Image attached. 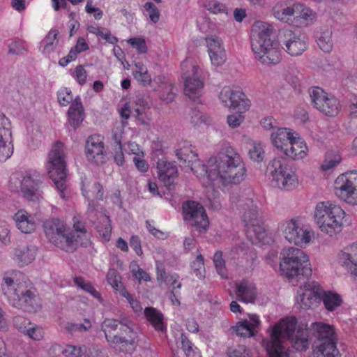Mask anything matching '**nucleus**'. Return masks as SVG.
Listing matches in <instances>:
<instances>
[{"label":"nucleus","instance_id":"nucleus-1","mask_svg":"<svg viewBox=\"0 0 357 357\" xmlns=\"http://www.w3.org/2000/svg\"><path fill=\"white\" fill-rule=\"evenodd\" d=\"M197 176H205L211 181L223 184H238L246 176L245 164L240 154L231 146H225L206 165L197 160L191 167Z\"/></svg>","mask_w":357,"mask_h":357},{"label":"nucleus","instance_id":"nucleus-2","mask_svg":"<svg viewBox=\"0 0 357 357\" xmlns=\"http://www.w3.org/2000/svg\"><path fill=\"white\" fill-rule=\"evenodd\" d=\"M296 319L287 317L276 324L271 332V340L266 344L269 357H289L282 344L281 339L288 337L292 347L297 351H305L309 347L310 331L307 325L298 326L296 331Z\"/></svg>","mask_w":357,"mask_h":357},{"label":"nucleus","instance_id":"nucleus-3","mask_svg":"<svg viewBox=\"0 0 357 357\" xmlns=\"http://www.w3.org/2000/svg\"><path fill=\"white\" fill-rule=\"evenodd\" d=\"M24 274L17 270L6 272L1 290L8 303L25 312H36L39 307L36 294L27 288Z\"/></svg>","mask_w":357,"mask_h":357},{"label":"nucleus","instance_id":"nucleus-4","mask_svg":"<svg viewBox=\"0 0 357 357\" xmlns=\"http://www.w3.org/2000/svg\"><path fill=\"white\" fill-rule=\"evenodd\" d=\"M344 211L330 202H319L315 208L314 219L321 231L333 236L342 231Z\"/></svg>","mask_w":357,"mask_h":357},{"label":"nucleus","instance_id":"nucleus-5","mask_svg":"<svg viewBox=\"0 0 357 357\" xmlns=\"http://www.w3.org/2000/svg\"><path fill=\"white\" fill-rule=\"evenodd\" d=\"M46 169L50 178L56 186L61 198L65 199L66 189V162L64 144L56 142L48 153Z\"/></svg>","mask_w":357,"mask_h":357},{"label":"nucleus","instance_id":"nucleus-6","mask_svg":"<svg viewBox=\"0 0 357 357\" xmlns=\"http://www.w3.org/2000/svg\"><path fill=\"white\" fill-rule=\"evenodd\" d=\"M280 255V268L287 277L311 275L309 258L302 250L293 247L286 248L282 249Z\"/></svg>","mask_w":357,"mask_h":357},{"label":"nucleus","instance_id":"nucleus-7","mask_svg":"<svg viewBox=\"0 0 357 357\" xmlns=\"http://www.w3.org/2000/svg\"><path fill=\"white\" fill-rule=\"evenodd\" d=\"M43 229L48 241L55 246L66 252H73L75 250V234L69 232L65 223L60 219L45 220Z\"/></svg>","mask_w":357,"mask_h":357},{"label":"nucleus","instance_id":"nucleus-8","mask_svg":"<svg viewBox=\"0 0 357 357\" xmlns=\"http://www.w3.org/2000/svg\"><path fill=\"white\" fill-rule=\"evenodd\" d=\"M267 176L272 179L275 187L290 190L295 188L298 183V178L285 161L280 158L271 160L266 168Z\"/></svg>","mask_w":357,"mask_h":357},{"label":"nucleus","instance_id":"nucleus-9","mask_svg":"<svg viewBox=\"0 0 357 357\" xmlns=\"http://www.w3.org/2000/svg\"><path fill=\"white\" fill-rule=\"evenodd\" d=\"M121 323L119 331L113 337H109L107 342L116 351L131 354L137 347V335L134 331V324L130 319H123Z\"/></svg>","mask_w":357,"mask_h":357},{"label":"nucleus","instance_id":"nucleus-10","mask_svg":"<svg viewBox=\"0 0 357 357\" xmlns=\"http://www.w3.org/2000/svg\"><path fill=\"white\" fill-rule=\"evenodd\" d=\"M334 192L347 203L357 204V170L340 175L335 181Z\"/></svg>","mask_w":357,"mask_h":357},{"label":"nucleus","instance_id":"nucleus-11","mask_svg":"<svg viewBox=\"0 0 357 357\" xmlns=\"http://www.w3.org/2000/svg\"><path fill=\"white\" fill-rule=\"evenodd\" d=\"M181 66L183 70L188 66L190 67V70L188 72L184 81V94L190 99L195 100L203 93L204 83L202 70L198 66L190 63L189 61H185Z\"/></svg>","mask_w":357,"mask_h":357},{"label":"nucleus","instance_id":"nucleus-12","mask_svg":"<svg viewBox=\"0 0 357 357\" xmlns=\"http://www.w3.org/2000/svg\"><path fill=\"white\" fill-rule=\"evenodd\" d=\"M309 95L314 107L321 113L329 116H334L338 114L339 101L334 96H329L321 88L315 86L310 89Z\"/></svg>","mask_w":357,"mask_h":357},{"label":"nucleus","instance_id":"nucleus-13","mask_svg":"<svg viewBox=\"0 0 357 357\" xmlns=\"http://www.w3.org/2000/svg\"><path fill=\"white\" fill-rule=\"evenodd\" d=\"M280 230L289 243L296 245L302 247L309 244L312 241L310 231L301 226L298 218H292L282 222Z\"/></svg>","mask_w":357,"mask_h":357},{"label":"nucleus","instance_id":"nucleus-14","mask_svg":"<svg viewBox=\"0 0 357 357\" xmlns=\"http://www.w3.org/2000/svg\"><path fill=\"white\" fill-rule=\"evenodd\" d=\"M184 218L199 232L206 231L209 221L204 208L198 202L188 201L183 205Z\"/></svg>","mask_w":357,"mask_h":357},{"label":"nucleus","instance_id":"nucleus-15","mask_svg":"<svg viewBox=\"0 0 357 357\" xmlns=\"http://www.w3.org/2000/svg\"><path fill=\"white\" fill-rule=\"evenodd\" d=\"M251 47L256 59L262 64H275L280 61V52L272 40H251Z\"/></svg>","mask_w":357,"mask_h":357},{"label":"nucleus","instance_id":"nucleus-16","mask_svg":"<svg viewBox=\"0 0 357 357\" xmlns=\"http://www.w3.org/2000/svg\"><path fill=\"white\" fill-rule=\"evenodd\" d=\"M278 40L282 48L293 56L302 54L307 48L306 40L289 29L282 31Z\"/></svg>","mask_w":357,"mask_h":357},{"label":"nucleus","instance_id":"nucleus-17","mask_svg":"<svg viewBox=\"0 0 357 357\" xmlns=\"http://www.w3.org/2000/svg\"><path fill=\"white\" fill-rule=\"evenodd\" d=\"M85 155L87 160L97 165L107 160L103 137L98 135L89 136L85 144Z\"/></svg>","mask_w":357,"mask_h":357},{"label":"nucleus","instance_id":"nucleus-18","mask_svg":"<svg viewBox=\"0 0 357 357\" xmlns=\"http://www.w3.org/2000/svg\"><path fill=\"white\" fill-rule=\"evenodd\" d=\"M220 99L225 107L237 109L240 113L245 112L250 107L249 100L238 89H234L229 86L224 87L220 91Z\"/></svg>","mask_w":357,"mask_h":357},{"label":"nucleus","instance_id":"nucleus-19","mask_svg":"<svg viewBox=\"0 0 357 357\" xmlns=\"http://www.w3.org/2000/svg\"><path fill=\"white\" fill-rule=\"evenodd\" d=\"M13 153L11 124L6 116L0 112V161L4 162Z\"/></svg>","mask_w":357,"mask_h":357},{"label":"nucleus","instance_id":"nucleus-20","mask_svg":"<svg viewBox=\"0 0 357 357\" xmlns=\"http://www.w3.org/2000/svg\"><path fill=\"white\" fill-rule=\"evenodd\" d=\"M297 294L296 302L299 307L307 310L321 299L322 289L314 282H307L299 288Z\"/></svg>","mask_w":357,"mask_h":357},{"label":"nucleus","instance_id":"nucleus-21","mask_svg":"<svg viewBox=\"0 0 357 357\" xmlns=\"http://www.w3.org/2000/svg\"><path fill=\"white\" fill-rule=\"evenodd\" d=\"M206 43L212 65L216 67L223 65L227 60V54L222 39L215 36H208Z\"/></svg>","mask_w":357,"mask_h":357},{"label":"nucleus","instance_id":"nucleus-22","mask_svg":"<svg viewBox=\"0 0 357 357\" xmlns=\"http://www.w3.org/2000/svg\"><path fill=\"white\" fill-rule=\"evenodd\" d=\"M248 319H245L231 327L230 330L241 337H254L257 333V329L261 324L259 317L255 314H248Z\"/></svg>","mask_w":357,"mask_h":357},{"label":"nucleus","instance_id":"nucleus-23","mask_svg":"<svg viewBox=\"0 0 357 357\" xmlns=\"http://www.w3.org/2000/svg\"><path fill=\"white\" fill-rule=\"evenodd\" d=\"M41 176L36 174L26 173L21 181V191L24 197L30 201H35L40 196L39 187Z\"/></svg>","mask_w":357,"mask_h":357},{"label":"nucleus","instance_id":"nucleus-24","mask_svg":"<svg viewBox=\"0 0 357 357\" xmlns=\"http://www.w3.org/2000/svg\"><path fill=\"white\" fill-rule=\"evenodd\" d=\"M157 169L159 179L169 190L172 189L177 178L178 170L176 166L162 159L158 161Z\"/></svg>","mask_w":357,"mask_h":357},{"label":"nucleus","instance_id":"nucleus-25","mask_svg":"<svg viewBox=\"0 0 357 357\" xmlns=\"http://www.w3.org/2000/svg\"><path fill=\"white\" fill-rule=\"evenodd\" d=\"M339 262L352 275H357V243H354L340 252Z\"/></svg>","mask_w":357,"mask_h":357},{"label":"nucleus","instance_id":"nucleus-26","mask_svg":"<svg viewBox=\"0 0 357 357\" xmlns=\"http://www.w3.org/2000/svg\"><path fill=\"white\" fill-rule=\"evenodd\" d=\"M296 135H298V133L289 128H280L272 132L271 138L273 146L284 153Z\"/></svg>","mask_w":357,"mask_h":357},{"label":"nucleus","instance_id":"nucleus-27","mask_svg":"<svg viewBox=\"0 0 357 357\" xmlns=\"http://www.w3.org/2000/svg\"><path fill=\"white\" fill-rule=\"evenodd\" d=\"M37 248L33 245L17 246L13 251V259L20 266L31 264L36 258Z\"/></svg>","mask_w":357,"mask_h":357},{"label":"nucleus","instance_id":"nucleus-28","mask_svg":"<svg viewBox=\"0 0 357 357\" xmlns=\"http://www.w3.org/2000/svg\"><path fill=\"white\" fill-rule=\"evenodd\" d=\"M308 151L304 140L298 135H296L289 145V147L283 153L286 156L293 160H300L307 155Z\"/></svg>","mask_w":357,"mask_h":357},{"label":"nucleus","instance_id":"nucleus-29","mask_svg":"<svg viewBox=\"0 0 357 357\" xmlns=\"http://www.w3.org/2000/svg\"><path fill=\"white\" fill-rule=\"evenodd\" d=\"M236 294L238 301L244 303H254L257 297L255 286L247 281L236 284Z\"/></svg>","mask_w":357,"mask_h":357},{"label":"nucleus","instance_id":"nucleus-30","mask_svg":"<svg viewBox=\"0 0 357 357\" xmlns=\"http://www.w3.org/2000/svg\"><path fill=\"white\" fill-rule=\"evenodd\" d=\"M13 219L16 226L22 233L30 234L36 229L34 218L24 210L18 211Z\"/></svg>","mask_w":357,"mask_h":357},{"label":"nucleus","instance_id":"nucleus-31","mask_svg":"<svg viewBox=\"0 0 357 357\" xmlns=\"http://www.w3.org/2000/svg\"><path fill=\"white\" fill-rule=\"evenodd\" d=\"M312 328L316 333L317 341L319 342H336L337 337L332 326L324 323H313Z\"/></svg>","mask_w":357,"mask_h":357},{"label":"nucleus","instance_id":"nucleus-32","mask_svg":"<svg viewBox=\"0 0 357 357\" xmlns=\"http://www.w3.org/2000/svg\"><path fill=\"white\" fill-rule=\"evenodd\" d=\"M68 114L70 125L76 129L82 123L84 118V108L79 97H77L72 102Z\"/></svg>","mask_w":357,"mask_h":357},{"label":"nucleus","instance_id":"nucleus-33","mask_svg":"<svg viewBox=\"0 0 357 357\" xmlns=\"http://www.w3.org/2000/svg\"><path fill=\"white\" fill-rule=\"evenodd\" d=\"M273 26L267 22L257 21L252 25L251 29V40H271V36L273 33Z\"/></svg>","mask_w":357,"mask_h":357},{"label":"nucleus","instance_id":"nucleus-34","mask_svg":"<svg viewBox=\"0 0 357 357\" xmlns=\"http://www.w3.org/2000/svg\"><path fill=\"white\" fill-rule=\"evenodd\" d=\"M313 355L314 357H339L336 342L316 343Z\"/></svg>","mask_w":357,"mask_h":357},{"label":"nucleus","instance_id":"nucleus-35","mask_svg":"<svg viewBox=\"0 0 357 357\" xmlns=\"http://www.w3.org/2000/svg\"><path fill=\"white\" fill-rule=\"evenodd\" d=\"M144 314L156 331L162 332L166 329L163 314L159 310L153 307H147L144 309Z\"/></svg>","mask_w":357,"mask_h":357},{"label":"nucleus","instance_id":"nucleus-36","mask_svg":"<svg viewBox=\"0 0 357 357\" xmlns=\"http://www.w3.org/2000/svg\"><path fill=\"white\" fill-rule=\"evenodd\" d=\"M247 227V235L253 243L258 242H265L266 231L263 226L262 220Z\"/></svg>","mask_w":357,"mask_h":357},{"label":"nucleus","instance_id":"nucleus-37","mask_svg":"<svg viewBox=\"0 0 357 357\" xmlns=\"http://www.w3.org/2000/svg\"><path fill=\"white\" fill-rule=\"evenodd\" d=\"M123 319H130L126 316H120L119 319H105L101 324V328L105 333L107 342L110 340L109 337H113L115 334L114 332L119 330L121 327V321Z\"/></svg>","mask_w":357,"mask_h":357},{"label":"nucleus","instance_id":"nucleus-38","mask_svg":"<svg viewBox=\"0 0 357 357\" xmlns=\"http://www.w3.org/2000/svg\"><path fill=\"white\" fill-rule=\"evenodd\" d=\"M296 10H298V6H284L282 4H277L273 8V15L277 20L288 22L295 15Z\"/></svg>","mask_w":357,"mask_h":357},{"label":"nucleus","instance_id":"nucleus-39","mask_svg":"<svg viewBox=\"0 0 357 357\" xmlns=\"http://www.w3.org/2000/svg\"><path fill=\"white\" fill-rule=\"evenodd\" d=\"M96 229L105 241H108L112 232L109 218L106 215L101 214L96 223Z\"/></svg>","mask_w":357,"mask_h":357},{"label":"nucleus","instance_id":"nucleus-40","mask_svg":"<svg viewBox=\"0 0 357 357\" xmlns=\"http://www.w3.org/2000/svg\"><path fill=\"white\" fill-rule=\"evenodd\" d=\"M317 44L320 49L325 52H330L333 49L332 30L330 28L321 29L317 36Z\"/></svg>","mask_w":357,"mask_h":357},{"label":"nucleus","instance_id":"nucleus-41","mask_svg":"<svg viewBox=\"0 0 357 357\" xmlns=\"http://www.w3.org/2000/svg\"><path fill=\"white\" fill-rule=\"evenodd\" d=\"M248 208L243 215V220L246 226L261 221L259 216V209L257 206L253 204L251 200H248L246 204Z\"/></svg>","mask_w":357,"mask_h":357},{"label":"nucleus","instance_id":"nucleus-42","mask_svg":"<svg viewBox=\"0 0 357 357\" xmlns=\"http://www.w3.org/2000/svg\"><path fill=\"white\" fill-rule=\"evenodd\" d=\"M135 66L132 73L135 79L143 86L149 85L151 82V78L147 68L141 62L135 63Z\"/></svg>","mask_w":357,"mask_h":357},{"label":"nucleus","instance_id":"nucleus-43","mask_svg":"<svg viewBox=\"0 0 357 357\" xmlns=\"http://www.w3.org/2000/svg\"><path fill=\"white\" fill-rule=\"evenodd\" d=\"M147 108V102L143 98H138L136 100L135 107L132 110V115L142 124H146L149 120L146 112Z\"/></svg>","mask_w":357,"mask_h":357},{"label":"nucleus","instance_id":"nucleus-44","mask_svg":"<svg viewBox=\"0 0 357 357\" xmlns=\"http://www.w3.org/2000/svg\"><path fill=\"white\" fill-rule=\"evenodd\" d=\"M321 298H322L324 306L328 311L335 310L342 303L341 297L338 294L331 291L325 292L322 291Z\"/></svg>","mask_w":357,"mask_h":357},{"label":"nucleus","instance_id":"nucleus-45","mask_svg":"<svg viewBox=\"0 0 357 357\" xmlns=\"http://www.w3.org/2000/svg\"><path fill=\"white\" fill-rule=\"evenodd\" d=\"M251 160L255 162H260L265 157L264 147L259 142H255L251 144L248 151Z\"/></svg>","mask_w":357,"mask_h":357},{"label":"nucleus","instance_id":"nucleus-46","mask_svg":"<svg viewBox=\"0 0 357 357\" xmlns=\"http://www.w3.org/2000/svg\"><path fill=\"white\" fill-rule=\"evenodd\" d=\"M57 35L58 31L56 29H52L43 39V43L44 44V47L43 52L44 54L50 53L54 50L55 46L58 43Z\"/></svg>","mask_w":357,"mask_h":357},{"label":"nucleus","instance_id":"nucleus-47","mask_svg":"<svg viewBox=\"0 0 357 357\" xmlns=\"http://www.w3.org/2000/svg\"><path fill=\"white\" fill-rule=\"evenodd\" d=\"M227 355L229 357H252L250 349L242 344L229 347L227 350Z\"/></svg>","mask_w":357,"mask_h":357},{"label":"nucleus","instance_id":"nucleus-48","mask_svg":"<svg viewBox=\"0 0 357 357\" xmlns=\"http://www.w3.org/2000/svg\"><path fill=\"white\" fill-rule=\"evenodd\" d=\"M174 86L170 82H165L160 86V98L167 102L174 100Z\"/></svg>","mask_w":357,"mask_h":357},{"label":"nucleus","instance_id":"nucleus-49","mask_svg":"<svg viewBox=\"0 0 357 357\" xmlns=\"http://www.w3.org/2000/svg\"><path fill=\"white\" fill-rule=\"evenodd\" d=\"M88 31L96 36H100L102 38L111 44H114L117 42V38L112 36L109 31L105 30L100 26H90L88 27Z\"/></svg>","mask_w":357,"mask_h":357},{"label":"nucleus","instance_id":"nucleus-50","mask_svg":"<svg viewBox=\"0 0 357 357\" xmlns=\"http://www.w3.org/2000/svg\"><path fill=\"white\" fill-rule=\"evenodd\" d=\"M75 284L82 289L84 291L90 294L93 298H100V293L96 291L91 283L86 282L82 277H75L74 278Z\"/></svg>","mask_w":357,"mask_h":357},{"label":"nucleus","instance_id":"nucleus-51","mask_svg":"<svg viewBox=\"0 0 357 357\" xmlns=\"http://www.w3.org/2000/svg\"><path fill=\"white\" fill-rule=\"evenodd\" d=\"M213 261L218 273L222 278H227V271L225 267V261L222 258V252L219 250L216 251L215 253L214 254Z\"/></svg>","mask_w":357,"mask_h":357},{"label":"nucleus","instance_id":"nucleus-52","mask_svg":"<svg viewBox=\"0 0 357 357\" xmlns=\"http://www.w3.org/2000/svg\"><path fill=\"white\" fill-rule=\"evenodd\" d=\"M190 123L195 126H201L202 125H207L209 123V118L202 112L193 109L190 111Z\"/></svg>","mask_w":357,"mask_h":357},{"label":"nucleus","instance_id":"nucleus-53","mask_svg":"<svg viewBox=\"0 0 357 357\" xmlns=\"http://www.w3.org/2000/svg\"><path fill=\"white\" fill-rule=\"evenodd\" d=\"M176 155L179 160L185 162H190L193 158L197 157V155L190 146H183L177 149L176 151Z\"/></svg>","mask_w":357,"mask_h":357},{"label":"nucleus","instance_id":"nucleus-54","mask_svg":"<svg viewBox=\"0 0 357 357\" xmlns=\"http://www.w3.org/2000/svg\"><path fill=\"white\" fill-rule=\"evenodd\" d=\"M144 10L147 13L146 15H148L149 20L153 22L157 23L160 17V12L159 9L152 3V2H146L144 5Z\"/></svg>","mask_w":357,"mask_h":357},{"label":"nucleus","instance_id":"nucleus-55","mask_svg":"<svg viewBox=\"0 0 357 357\" xmlns=\"http://www.w3.org/2000/svg\"><path fill=\"white\" fill-rule=\"evenodd\" d=\"M91 322L89 319H84L82 323H70L66 326L68 331L74 332H86L91 328Z\"/></svg>","mask_w":357,"mask_h":357},{"label":"nucleus","instance_id":"nucleus-56","mask_svg":"<svg viewBox=\"0 0 357 357\" xmlns=\"http://www.w3.org/2000/svg\"><path fill=\"white\" fill-rule=\"evenodd\" d=\"M204 6L208 10L215 14L227 12L225 6L218 0H205Z\"/></svg>","mask_w":357,"mask_h":357},{"label":"nucleus","instance_id":"nucleus-57","mask_svg":"<svg viewBox=\"0 0 357 357\" xmlns=\"http://www.w3.org/2000/svg\"><path fill=\"white\" fill-rule=\"evenodd\" d=\"M120 279V276L115 269L111 268L109 270L107 275V280L116 290H120L122 287V283Z\"/></svg>","mask_w":357,"mask_h":357},{"label":"nucleus","instance_id":"nucleus-58","mask_svg":"<svg viewBox=\"0 0 357 357\" xmlns=\"http://www.w3.org/2000/svg\"><path fill=\"white\" fill-rule=\"evenodd\" d=\"M58 100L62 106H66L70 102H73L74 100L71 91L67 88L60 90L58 92Z\"/></svg>","mask_w":357,"mask_h":357},{"label":"nucleus","instance_id":"nucleus-59","mask_svg":"<svg viewBox=\"0 0 357 357\" xmlns=\"http://www.w3.org/2000/svg\"><path fill=\"white\" fill-rule=\"evenodd\" d=\"M130 268L132 275L139 281H149L151 280L149 274L145 271L140 268L137 264H132Z\"/></svg>","mask_w":357,"mask_h":357},{"label":"nucleus","instance_id":"nucleus-60","mask_svg":"<svg viewBox=\"0 0 357 357\" xmlns=\"http://www.w3.org/2000/svg\"><path fill=\"white\" fill-rule=\"evenodd\" d=\"M24 334L28 335L32 340H40L43 338L44 331L41 327L38 326H29Z\"/></svg>","mask_w":357,"mask_h":357},{"label":"nucleus","instance_id":"nucleus-61","mask_svg":"<svg viewBox=\"0 0 357 357\" xmlns=\"http://www.w3.org/2000/svg\"><path fill=\"white\" fill-rule=\"evenodd\" d=\"M26 50L25 43L17 40L12 42L9 45L8 53L11 54H21L26 51Z\"/></svg>","mask_w":357,"mask_h":357},{"label":"nucleus","instance_id":"nucleus-62","mask_svg":"<svg viewBox=\"0 0 357 357\" xmlns=\"http://www.w3.org/2000/svg\"><path fill=\"white\" fill-rule=\"evenodd\" d=\"M192 268L198 278L203 276L202 272L204 270V257L202 255H199L196 259L192 263Z\"/></svg>","mask_w":357,"mask_h":357},{"label":"nucleus","instance_id":"nucleus-63","mask_svg":"<svg viewBox=\"0 0 357 357\" xmlns=\"http://www.w3.org/2000/svg\"><path fill=\"white\" fill-rule=\"evenodd\" d=\"M13 324L19 331L24 333H25L27 328L31 325V322L27 319L22 316L15 317L13 319Z\"/></svg>","mask_w":357,"mask_h":357},{"label":"nucleus","instance_id":"nucleus-64","mask_svg":"<svg viewBox=\"0 0 357 357\" xmlns=\"http://www.w3.org/2000/svg\"><path fill=\"white\" fill-rule=\"evenodd\" d=\"M296 6H298V10H296V13L297 11L300 12L298 17L305 21H312L315 18V13L311 9L303 7L302 5H297Z\"/></svg>","mask_w":357,"mask_h":357}]
</instances>
